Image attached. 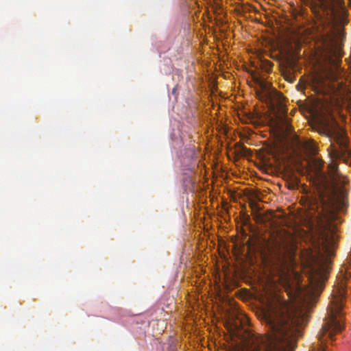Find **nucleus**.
I'll return each instance as SVG.
<instances>
[{
    "instance_id": "obj_1",
    "label": "nucleus",
    "mask_w": 351,
    "mask_h": 351,
    "mask_svg": "<svg viewBox=\"0 0 351 351\" xmlns=\"http://www.w3.org/2000/svg\"><path fill=\"white\" fill-rule=\"evenodd\" d=\"M277 281L283 287L290 302L279 293L270 292L263 299V318L271 332L270 335L250 333L245 351H293L302 336L308 313L314 302V289L323 287L327 279L334 250L327 237L311 239L308 248L300 252L301 269L311 288L302 285L301 276L295 269L292 246L278 244Z\"/></svg>"
},
{
    "instance_id": "obj_2",
    "label": "nucleus",
    "mask_w": 351,
    "mask_h": 351,
    "mask_svg": "<svg viewBox=\"0 0 351 351\" xmlns=\"http://www.w3.org/2000/svg\"><path fill=\"white\" fill-rule=\"evenodd\" d=\"M335 160H332L328 167L329 183L324 189L319 191L317 195L308 199L306 225L310 230L326 228L345 205L348 181L339 172L338 164Z\"/></svg>"
},
{
    "instance_id": "obj_3",
    "label": "nucleus",
    "mask_w": 351,
    "mask_h": 351,
    "mask_svg": "<svg viewBox=\"0 0 351 351\" xmlns=\"http://www.w3.org/2000/svg\"><path fill=\"white\" fill-rule=\"evenodd\" d=\"M328 114H324V117L320 122V128L319 132L333 138L337 144L336 147L332 143L328 148L329 156L332 160H345L351 156V151L349 149L348 140L346 138L344 132L330 112L327 111Z\"/></svg>"
},
{
    "instance_id": "obj_4",
    "label": "nucleus",
    "mask_w": 351,
    "mask_h": 351,
    "mask_svg": "<svg viewBox=\"0 0 351 351\" xmlns=\"http://www.w3.org/2000/svg\"><path fill=\"white\" fill-rule=\"evenodd\" d=\"M343 305H329L322 327L317 335V342L312 344L310 351H328V340H333L334 336L343 328Z\"/></svg>"
},
{
    "instance_id": "obj_5",
    "label": "nucleus",
    "mask_w": 351,
    "mask_h": 351,
    "mask_svg": "<svg viewBox=\"0 0 351 351\" xmlns=\"http://www.w3.org/2000/svg\"><path fill=\"white\" fill-rule=\"evenodd\" d=\"M310 86L317 95H326L330 88L327 80L322 74L316 73L311 79Z\"/></svg>"
},
{
    "instance_id": "obj_6",
    "label": "nucleus",
    "mask_w": 351,
    "mask_h": 351,
    "mask_svg": "<svg viewBox=\"0 0 351 351\" xmlns=\"http://www.w3.org/2000/svg\"><path fill=\"white\" fill-rule=\"evenodd\" d=\"M276 97L271 99V100L276 105L277 114L276 117L280 121L285 122L287 124L288 130H291V125L288 123L287 109L286 106L283 104V97L279 92H275Z\"/></svg>"
},
{
    "instance_id": "obj_7",
    "label": "nucleus",
    "mask_w": 351,
    "mask_h": 351,
    "mask_svg": "<svg viewBox=\"0 0 351 351\" xmlns=\"http://www.w3.org/2000/svg\"><path fill=\"white\" fill-rule=\"evenodd\" d=\"M255 84L258 86L259 90L261 93L264 94L265 97L269 99L276 97L275 92H278L276 89L272 88L270 83L261 79L258 77H254Z\"/></svg>"
},
{
    "instance_id": "obj_8",
    "label": "nucleus",
    "mask_w": 351,
    "mask_h": 351,
    "mask_svg": "<svg viewBox=\"0 0 351 351\" xmlns=\"http://www.w3.org/2000/svg\"><path fill=\"white\" fill-rule=\"evenodd\" d=\"M320 25L322 27H318L317 31L320 33V35L323 38H330L332 36V30L334 28L333 25L331 23L328 19H320Z\"/></svg>"
},
{
    "instance_id": "obj_9",
    "label": "nucleus",
    "mask_w": 351,
    "mask_h": 351,
    "mask_svg": "<svg viewBox=\"0 0 351 351\" xmlns=\"http://www.w3.org/2000/svg\"><path fill=\"white\" fill-rule=\"evenodd\" d=\"M175 350V348H172L171 346H170V350L169 351H174Z\"/></svg>"
},
{
    "instance_id": "obj_10",
    "label": "nucleus",
    "mask_w": 351,
    "mask_h": 351,
    "mask_svg": "<svg viewBox=\"0 0 351 351\" xmlns=\"http://www.w3.org/2000/svg\"><path fill=\"white\" fill-rule=\"evenodd\" d=\"M270 64V69H271V66H272V64Z\"/></svg>"
}]
</instances>
